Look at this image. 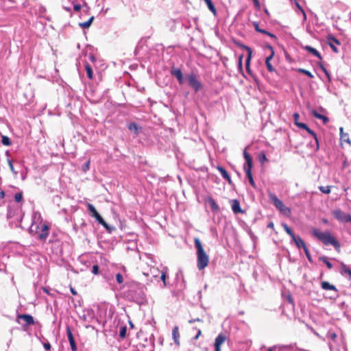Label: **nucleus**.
I'll return each instance as SVG.
<instances>
[{
	"label": "nucleus",
	"mask_w": 351,
	"mask_h": 351,
	"mask_svg": "<svg viewBox=\"0 0 351 351\" xmlns=\"http://www.w3.org/2000/svg\"><path fill=\"white\" fill-rule=\"evenodd\" d=\"M194 243L197 249V267L199 270H202L208 266L209 256L204 251L202 243L198 238H195Z\"/></svg>",
	"instance_id": "nucleus-1"
},
{
	"label": "nucleus",
	"mask_w": 351,
	"mask_h": 351,
	"mask_svg": "<svg viewBox=\"0 0 351 351\" xmlns=\"http://www.w3.org/2000/svg\"><path fill=\"white\" fill-rule=\"evenodd\" d=\"M313 234L315 237H316L319 241H321L324 245H332L337 251L339 252L340 250V244L336 240L335 237H333L330 232H322L317 229H314L313 230Z\"/></svg>",
	"instance_id": "nucleus-2"
},
{
	"label": "nucleus",
	"mask_w": 351,
	"mask_h": 351,
	"mask_svg": "<svg viewBox=\"0 0 351 351\" xmlns=\"http://www.w3.org/2000/svg\"><path fill=\"white\" fill-rule=\"evenodd\" d=\"M247 148H245L243 151V157L246 162V165L244 166V170L245 171L246 176L248 178L250 184L253 188H256V184L253 179V176L252 174V169L253 167L252 164V158L250 154L247 152Z\"/></svg>",
	"instance_id": "nucleus-3"
},
{
	"label": "nucleus",
	"mask_w": 351,
	"mask_h": 351,
	"mask_svg": "<svg viewBox=\"0 0 351 351\" xmlns=\"http://www.w3.org/2000/svg\"><path fill=\"white\" fill-rule=\"evenodd\" d=\"M269 197L271 202L282 214L286 216H289L291 215V209L287 207L275 194L269 193Z\"/></svg>",
	"instance_id": "nucleus-4"
},
{
	"label": "nucleus",
	"mask_w": 351,
	"mask_h": 351,
	"mask_svg": "<svg viewBox=\"0 0 351 351\" xmlns=\"http://www.w3.org/2000/svg\"><path fill=\"white\" fill-rule=\"evenodd\" d=\"M282 226L285 231L291 237L292 240L298 248H303V250H304L305 247H307L303 239H302L300 236L295 235L288 225L282 223Z\"/></svg>",
	"instance_id": "nucleus-5"
},
{
	"label": "nucleus",
	"mask_w": 351,
	"mask_h": 351,
	"mask_svg": "<svg viewBox=\"0 0 351 351\" xmlns=\"http://www.w3.org/2000/svg\"><path fill=\"white\" fill-rule=\"evenodd\" d=\"M189 84L191 86L194 90L197 93L201 90L203 87L202 84L197 80V77L195 73H190L187 76Z\"/></svg>",
	"instance_id": "nucleus-6"
},
{
	"label": "nucleus",
	"mask_w": 351,
	"mask_h": 351,
	"mask_svg": "<svg viewBox=\"0 0 351 351\" xmlns=\"http://www.w3.org/2000/svg\"><path fill=\"white\" fill-rule=\"evenodd\" d=\"M87 206L88 208V210L91 213V215L93 217L95 218V219L98 221L99 223L102 225L104 227H105L106 229H108V226L107 223L104 220V219L101 217V216L98 213L94 206L90 203L87 204Z\"/></svg>",
	"instance_id": "nucleus-7"
},
{
	"label": "nucleus",
	"mask_w": 351,
	"mask_h": 351,
	"mask_svg": "<svg viewBox=\"0 0 351 351\" xmlns=\"http://www.w3.org/2000/svg\"><path fill=\"white\" fill-rule=\"evenodd\" d=\"M326 39H327V43L328 44V45L330 47V48L332 49V50L335 52V53H338L339 52V50L337 48V47L335 45H341V43L340 41L337 39L332 34H328L326 37Z\"/></svg>",
	"instance_id": "nucleus-8"
},
{
	"label": "nucleus",
	"mask_w": 351,
	"mask_h": 351,
	"mask_svg": "<svg viewBox=\"0 0 351 351\" xmlns=\"http://www.w3.org/2000/svg\"><path fill=\"white\" fill-rule=\"evenodd\" d=\"M333 215L337 219H338L341 221L351 223V215H346L343 212H342L339 209L334 210Z\"/></svg>",
	"instance_id": "nucleus-9"
},
{
	"label": "nucleus",
	"mask_w": 351,
	"mask_h": 351,
	"mask_svg": "<svg viewBox=\"0 0 351 351\" xmlns=\"http://www.w3.org/2000/svg\"><path fill=\"white\" fill-rule=\"evenodd\" d=\"M227 337L224 333H220L215 339V351H221V345L226 341Z\"/></svg>",
	"instance_id": "nucleus-10"
},
{
	"label": "nucleus",
	"mask_w": 351,
	"mask_h": 351,
	"mask_svg": "<svg viewBox=\"0 0 351 351\" xmlns=\"http://www.w3.org/2000/svg\"><path fill=\"white\" fill-rule=\"evenodd\" d=\"M66 335H67L68 339H69V343L71 345V348L72 351H76L77 350V346H76V343L75 342L74 337L73 336L71 330L69 326L66 327Z\"/></svg>",
	"instance_id": "nucleus-11"
},
{
	"label": "nucleus",
	"mask_w": 351,
	"mask_h": 351,
	"mask_svg": "<svg viewBox=\"0 0 351 351\" xmlns=\"http://www.w3.org/2000/svg\"><path fill=\"white\" fill-rule=\"evenodd\" d=\"M17 319H23L27 326L34 325L35 324L34 317L29 314H20L18 315Z\"/></svg>",
	"instance_id": "nucleus-12"
},
{
	"label": "nucleus",
	"mask_w": 351,
	"mask_h": 351,
	"mask_svg": "<svg viewBox=\"0 0 351 351\" xmlns=\"http://www.w3.org/2000/svg\"><path fill=\"white\" fill-rule=\"evenodd\" d=\"M49 226L47 224H44L42 226L41 232L38 235V239L41 241H45L49 236Z\"/></svg>",
	"instance_id": "nucleus-13"
},
{
	"label": "nucleus",
	"mask_w": 351,
	"mask_h": 351,
	"mask_svg": "<svg viewBox=\"0 0 351 351\" xmlns=\"http://www.w3.org/2000/svg\"><path fill=\"white\" fill-rule=\"evenodd\" d=\"M230 204L232 207V210L234 213H243V210L241 209L240 206L239 201L237 199H232L230 201Z\"/></svg>",
	"instance_id": "nucleus-14"
},
{
	"label": "nucleus",
	"mask_w": 351,
	"mask_h": 351,
	"mask_svg": "<svg viewBox=\"0 0 351 351\" xmlns=\"http://www.w3.org/2000/svg\"><path fill=\"white\" fill-rule=\"evenodd\" d=\"M340 141L341 145H343L344 143H346L349 145H351V141L349 138V135L348 133L343 132V128H340Z\"/></svg>",
	"instance_id": "nucleus-15"
},
{
	"label": "nucleus",
	"mask_w": 351,
	"mask_h": 351,
	"mask_svg": "<svg viewBox=\"0 0 351 351\" xmlns=\"http://www.w3.org/2000/svg\"><path fill=\"white\" fill-rule=\"evenodd\" d=\"M171 73L177 78L180 84H183V75L182 71L180 69H172L171 71Z\"/></svg>",
	"instance_id": "nucleus-16"
},
{
	"label": "nucleus",
	"mask_w": 351,
	"mask_h": 351,
	"mask_svg": "<svg viewBox=\"0 0 351 351\" xmlns=\"http://www.w3.org/2000/svg\"><path fill=\"white\" fill-rule=\"evenodd\" d=\"M216 169L220 172L223 178L226 180L230 184H231L232 183L230 176H229L228 173L223 167H222L221 166H217L216 167Z\"/></svg>",
	"instance_id": "nucleus-17"
},
{
	"label": "nucleus",
	"mask_w": 351,
	"mask_h": 351,
	"mask_svg": "<svg viewBox=\"0 0 351 351\" xmlns=\"http://www.w3.org/2000/svg\"><path fill=\"white\" fill-rule=\"evenodd\" d=\"M172 337L174 341L175 344L177 346L180 345V333H179V328L178 326H174L172 330Z\"/></svg>",
	"instance_id": "nucleus-18"
},
{
	"label": "nucleus",
	"mask_w": 351,
	"mask_h": 351,
	"mask_svg": "<svg viewBox=\"0 0 351 351\" xmlns=\"http://www.w3.org/2000/svg\"><path fill=\"white\" fill-rule=\"evenodd\" d=\"M304 49L306 51H307L308 52L313 54V56L317 57L319 60L322 59V57L321 54L319 53V52L315 48H313L311 46L306 45V46L304 47Z\"/></svg>",
	"instance_id": "nucleus-19"
},
{
	"label": "nucleus",
	"mask_w": 351,
	"mask_h": 351,
	"mask_svg": "<svg viewBox=\"0 0 351 351\" xmlns=\"http://www.w3.org/2000/svg\"><path fill=\"white\" fill-rule=\"evenodd\" d=\"M243 47L247 50V51L248 53V55H247V57L246 59V62H245V64H246V70L247 71V72H250V60L252 58V51L251 48L249 47L243 46Z\"/></svg>",
	"instance_id": "nucleus-20"
},
{
	"label": "nucleus",
	"mask_w": 351,
	"mask_h": 351,
	"mask_svg": "<svg viewBox=\"0 0 351 351\" xmlns=\"http://www.w3.org/2000/svg\"><path fill=\"white\" fill-rule=\"evenodd\" d=\"M207 202L210 205L211 209L214 212H218L219 210V208L217 203L215 202V199L211 197H208L206 199Z\"/></svg>",
	"instance_id": "nucleus-21"
},
{
	"label": "nucleus",
	"mask_w": 351,
	"mask_h": 351,
	"mask_svg": "<svg viewBox=\"0 0 351 351\" xmlns=\"http://www.w3.org/2000/svg\"><path fill=\"white\" fill-rule=\"evenodd\" d=\"M321 287L324 290H333V291H337L336 287L334 285H330L328 282H326V281L322 282L321 283Z\"/></svg>",
	"instance_id": "nucleus-22"
},
{
	"label": "nucleus",
	"mask_w": 351,
	"mask_h": 351,
	"mask_svg": "<svg viewBox=\"0 0 351 351\" xmlns=\"http://www.w3.org/2000/svg\"><path fill=\"white\" fill-rule=\"evenodd\" d=\"M205 3H206L209 10L214 14L216 15L217 14V10L212 1V0H204Z\"/></svg>",
	"instance_id": "nucleus-23"
},
{
	"label": "nucleus",
	"mask_w": 351,
	"mask_h": 351,
	"mask_svg": "<svg viewBox=\"0 0 351 351\" xmlns=\"http://www.w3.org/2000/svg\"><path fill=\"white\" fill-rule=\"evenodd\" d=\"M94 20V16H91L87 21L80 23L79 25L83 29H88L91 25L93 21Z\"/></svg>",
	"instance_id": "nucleus-24"
},
{
	"label": "nucleus",
	"mask_w": 351,
	"mask_h": 351,
	"mask_svg": "<svg viewBox=\"0 0 351 351\" xmlns=\"http://www.w3.org/2000/svg\"><path fill=\"white\" fill-rule=\"evenodd\" d=\"M85 70L86 71L88 77L90 80L93 79V69H92L91 66L87 62H86V64H85Z\"/></svg>",
	"instance_id": "nucleus-25"
},
{
	"label": "nucleus",
	"mask_w": 351,
	"mask_h": 351,
	"mask_svg": "<svg viewBox=\"0 0 351 351\" xmlns=\"http://www.w3.org/2000/svg\"><path fill=\"white\" fill-rule=\"evenodd\" d=\"M128 129L130 131H134L135 133H138V126L136 123H134V122L130 123L128 125Z\"/></svg>",
	"instance_id": "nucleus-26"
},
{
	"label": "nucleus",
	"mask_w": 351,
	"mask_h": 351,
	"mask_svg": "<svg viewBox=\"0 0 351 351\" xmlns=\"http://www.w3.org/2000/svg\"><path fill=\"white\" fill-rule=\"evenodd\" d=\"M319 261L324 263L329 269L332 268V265L328 261V258L326 256H321L319 258Z\"/></svg>",
	"instance_id": "nucleus-27"
},
{
	"label": "nucleus",
	"mask_w": 351,
	"mask_h": 351,
	"mask_svg": "<svg viewBox=\"0 0 351 351\" xmlns=\"http://www.w3.org/2000/svg\"><path fill=\"white\" fill-rule=\"evenodd\" d=\"M297 71L300 73L307 75L310 78L314 77V75L310 71H308L304 69L300 68Z\"/></svg>",
	"instance_id": "nucleus-28"
},
{
	"label": "nucleus",
	"mask_w": 351,
	"mask_h": 351,
	"mask_svg": "<svg viewBox=\"0 0 351 351\" xmlns=\"http://www.w3.org/2000/svg\"><path fill=\"white\" fill-rule=\"evenodd\" d=\"M319 189L323 193H325V194H328L330 193V186H319Z\"/></svg>",
	"instance_id": "nucleus-29"
},
{
	"label": "nucleus",
	"mask_w": 351,
	"mask_h": 351,
	"mask_svg": "<svg viewBox=\"0 0 351 351\" xmlns=\"http://www.w3.org/2000/svg\"><path fill=\"white\" fill-rule=\"evenodd\" d=\"M306 132L311 134L313 138L316 141V143H317V146L318 147V139H317V134L315 133L314 131H313L311 128H309L308 127L307 128V130H306Z\"/></svg>",
	"instance_id": "nucleus-30"
},
{
	"label": "nucleus",
	"mask_w": 351,
	"mask_h": 351,
	"mask_svg": "<svg viewBox=\"0 0 351 351\" xmlns=\"http://www.w3.org/2000/svg\"><path fill=\"white\" fill-rule=\"evenodd\" d=\"M127 327L125 326H122L119 331V336L121 339H124L126 336Z\"/></svg>",
	"instance_id": "nucleus-31"
},
{
	"label": "nucleus",
	"mask_w": 351,
	"mask_h": 351,
	"mask_svg": "<svg viewBox=\"0 0 351 351\" xmlns=\"http://www.w3.org/2000/svg\"><path fill=\"white\" fill-rule=\"evenodd\" d=\"M1 142H2L3 145H6V146H9L11 145L10 139L6 136H2Z\"/></svg>",
	"instance_id": "nucleus-32"
},
{
	"label": "nucleus",
	"mask_w": 351,
	"mask_h": 351,
	"mask_svg": "<svg viewBox=\"0 0 351 351\" xmlns=\"http://www.w3.org/2000/svg\"><path fill=\"white\" fill-rule=\"evenodd\" d=\"M90 160H88L86 163H84L82 165V171L84 172H86L87 171L89 170V169H90Z\"/></svg>",
	"instance_id": "nucleus-33"
},
{
	"label": "nucleus",
	"mask_w": 351,
	"mask_h": 351,
	"mask_svg": "<svg viewBox=\"0 0 351 351\" xmlns=\"http://www.w3.org/2000/svg\"><path fill=\"white\" fill-rule=\"evenodd\" d=\"M23 199V193H17L14 195V200L16 202H20Z\"/></svg>",
	"instance_id": "nucleus-34"
},
{
	"label": "nucleus",
	"mask_w": 351,
	"mask_h": 351,
	"mask_svg": "<svg viewBox=\"0 0 351 351\" xmlns=\"http://www.w3.org/2000/svg\"><path fill=\"white\" fill-rule=\"evenodd\" d=\"M160 278L162 280L164 286H166V278H167L166 271H161Z\"/></svg>",
	"instance_id": "nucleus-35"
},
{
	"label": "nucleus",
	"mask_w": 351,
	"mask_h": 351,
	"mask_svg": "<svg viewBox=\"0 0 351 351\" xmlns=\"http://www.w3.org/2000/svg\"><path fill=\"white\" fill-rule=\"evenodd\" d=\"M116 280L118 283L121 284L123 282V278L121 274L118 273L116 274Z\"/></svg>",
	"instance_id": "nucleus-36"
},
{
	"label": "nucleus",
	"mask_w": 351,
	"mask_h": 351,
	"mask_svg": "<svg viewBox=\"0 0 351 351\" xmlns=\"http://www.w3.org/2000/svg\"><path fill=\"white\" fill-rule=\"evenodd\" d=\"M304 251V253H305V254L306 256V258H308V261L309 262H312V258H311V256L310 254V252H309V250H308V247H305Z\"/></svg>",
	"instance_id": "nucleus-37"
},
{
	"label": "nucleus",
	"mask_w": 351,
	"mask_h": 351,
	"mask_svg": "<svg viewBox=\"0 0 351 351\" xmlns=\"http://www.w3.org/2000/svg\"><path fill=\"white\" fill-rule=\"evenodd\" d=\"M293 119H294V123H295V125H298V124L300 123L298 121L299 118H300L299 114L298 112H295V113L293 114Z\"/></svg>",
	"instance_id": "nucleus-38"
},
{
	"label": "nucleus",
	"mask_w": 351,
	"mask_h": 351,
	"mask_svg": "<svg viewBox=\"0 0 351 351\" xmlns=\"http://www.w3.org/2000/svg\"><path fill=\"white\" fill-rule=\"evenodd\" d=\"M92 272L95 275L98 274V273H99V266L97 265H94L93 266Z\"/></svg>",
	"instance_id": "nucleus-39"
},
{
	"label": "nucleus",
	"mask_w": 351,
	"mask_h": 351,
	"mask_svg": "<svg viewBox=\"0 0 351 351\" xmlns=\"http://www.w3.org/2000/svg\"><path fill=\"white\" fill-rule=\"evenodd\" d=\"M312 114L316 117L317 119H321V118H323V115L318 113L315 110H313L312 111Z\"/></svg>",
	"instance_id": "nucleus-40"
},
{
	"label": "nucleus",
	"mask_w": 351,
	"mask_h": 351,
	"mask_svg": "<svg viewBox=\"0 0 351 351\" xmlns=\"http://www.w3.org/2000/svg\"><path fill=\"white\" fill-rule=\"evenodd\" d=\"M259 160L261 162H263L265 161H267V157L264 153H261L259 155Z\"/></svg>",
	"instance_id": "nucleus-41"
},
{
	"label": "nucleus",
	"mask_w": 351,
	"mask_h": 351,
	"mask_svg": "<svg viewBox=\"0 0 351 351\" xmlns=\"http://www.w3.org/2000/svg\"><path fill=\"white\" fill-rule=\"evenodd\" d=\"M265 64L267 69L269 72H273L274 71V68L271 65V62H266Z\"/></svg>",
	"instance_id": "nucleus-42"
},
{
	"label": "nucleus",
	"mask_w": 351,
	"mask_h": 351,
	"mask_svg": "<svg viewBox=\"0 0 351 351\" xmlns=\"http://www.w3.org/2000/svg\"><path fill=\"white\" fill-rule=\"evenodd\" d=\"M252 24H253V26H254V27L255 30H256V32H259V33H260V32L261 31V29H261V28L259 27V26H258V23L257 22H256V21H255V22H253V23H252Z\"/></svg>",
	"instance_id": "nucleus-43"
},
{
	"label": "nucleus",
	"mask_w": 351,
	"mask_h": 351,
	"mask_svg": "<svg viewBox=\"0 0 351 351\" xmlns=\"http://www.w3.org/2000/svg\"><path fill=\"white\" fill-rule=\"evenodd\" d=\"M298 128H302V129H304V130H307V128L308 127L306 124L304 123H301L300 122L298 125H297Z\"/></svg>",
	"instance_id": "nucleus-44"
},
{
	"label": "nucleus",
	"mask_w": 351,
	"mask_h": 351,
	"mask_svg": "<svg viewBox=\"0 0 351 351\" xmlns=\"http://www.w3.org/2000/svg\"><path fill=\"white\" fill-rule=\"evenodd\" d=\"M274 56V51H271V53L270 56H269L266 58V60H265V63H266V62H270V61H271V60L273 58Z\"/></svg>",
	"instance_id": "nucleus-45"
},
{
	"label": "nucleus",
	"mask_w": 351,
	"mask_h": 351,
	"mask_svg": "<svg viewBox=\"0 0 351 351\" xmlns=\"http://www.w3.org/2000/svg\"><path fill=\"white\" fill-rule=\"evenodd\" d=\"M43 347L45 350H49L51 349V345L49 343L47 342L43 344Z\"/></svg>",
	"instance_id": "nucleus-46"
},
{
	"label": "nucleus",
	"mask_w": 351,
	"mask_h": 351,
	"mask_svg": "<svg viewBox=\"0 0 351 351\" xmlns=\"http://www.w3.org/2000/svg\"><path fill=\"white\" fill-rule=\"evenodd\" d=\"M80 9H81L80 5H79V4L74 5V6H73L74 11L79 12L80 10Z\"/></svg>",
	"instance_id": "nucleus-47"
},
{
	"label": "nucleus",
	"mask_w": 351,
	"mask_h": 351,
	"mask_svg": "<svg viewBox=\"0 0 351 351\" xmlns=\"http://www.w3.org/2000/svg\"><path fill=\"white\" fill-rule=\"evenodd\" d=\"M8 165H9V167H10V169L11 170V171H12L13 173H16L14 171L13 164L10 160L8 161Z\"/></svg>",
	"instance_id": "nucleus-48"
},
{
	"label": "nucleus",
	"mask_w": 351,
	"mask_h": 351,
	"mask_svg": "<svg viewBox=\"0 0 351 351\" xmlns=\"http://www.w3.org/2000/svg\"><path fill=\"white\" fill-rule=\"evenodd\" d=\"M320 119H322L323 121V123L324 124L327 123L329 121V119L324 115H323V118H321Z\"/></svg>",
	"instance_id": "nucleus-49"
},
{
	"label": "nucleus",
	"mask_w": 351,
	"mask_h": 351,
	"mask_svg": "<svg viewBox=\"0 0 351 351\" xmlns=\"http://www.w3.org/2000/svg\"><path fill=\"white\" fill-rule=\"evenodd\" d=\"M202 322V320L201 319H199V318H197V319H190V320L189 321V322L190 324H192V323H193V322Z\"/></svg>",
	"instance_id": "nucleus-50"
},
{
	"label": "nucleus",
	"mask_w": 351,
	"mask_h": 351,
	"mask_svg": "<svg viewBox=\"0 0 351 351\" xmlns=\"http://www.w3.org/2000/svg\"><path fill=\"white\" fill-rule=\"evenodd\" d=\"M202 334V330L200 329H197V335L194 337V339H197L199 338V337Z\"/></svg>",
	"instance_id": "nucleus-51"
},
{
	"label": "nucleus",
	"mask_w": 351,
	"mask_h": 351,
	"mask_svg": "<svg viewBox=\"0 0 351 351\" xmlns=\"http://www.w3.org/2000/svg\"><path fill=\"white\" fill-rule=\"evenodd\" d=\"M253 1V3L255 5L256 8H260V3L258 1V0H252Z\"/></svg>",
	"instance_id": "nucleus-52"
},
{
	"label": "nucleus",
	"mask_w": 351,
	"mask_h": 351,
	"mask_svg": "<svg viewBox=\"0 0 351 351\" xmlns=\"http://www.w3.org/2000/svg\"><path fill=\"white\" fill-rule=\"evenodd\" d=\"M70 290L73 295H76L77 294V291L73 288L72 286H70Z\"/></svg>",
	"instance_id": "nucleus-53"
},
{
	"label": "nucleus",
	"mask_w": 351,
	"mask_h": 351,
	"mask_svg": "<svg viewBox=\"0 0 351 351\" xmlns=\"http://www.w3.org/2000/svg\"><path fill=\"white\" fill-rule=\"evenodd\" d=\"M287 300L289 301V303L291 304H293V300L291 297V295H288L287 298Z\"/></svg>",
	"instance_id": "nucleus-54"
},
{
	"label": "nucleus",
	"mask_w": 351,
	"mask_h": 351,
	"mask_svg": "<svg viewBox=\"0 0 351 351\" xmlns=\"http://www.w3.org/2000/svg\"><path fill=\"white\" fill-rule=\"evenodd\" d=\"M267 36H269L271 38L277 39V37L276 36V35L271 32H269Z\"/></svg>",
	"instance_id": "nucleus-55"
},
{
	"label": "nucleus",
	"mask_w": 351,
	"mask_h": 351,
	"mask_svg": "<svg viewBox=\"0 0 351 351\" xmlns=\"http://www.w3.org/2000/svg\"><path fill=\"white\" fill-rule=\"evenodd\" d=\"M260 33L261 34H265V35H268V34L269 33V32L265 30V29H262L261 31L260 32Z\"/></svg>",
	"instance_id": "nucleus-56"
},
{
	"label": "nucleus",
	"mask_w": 351,
	"mask_h": 351,
	"mask_svg": "<svg viewBox=\"0 0 351 351\" xmlns=\"http://www.w3.org/2000/svg\"><path fill=\"white\" fill-rule=\"evenodd\" d=\"M155 270L156 271L157 274H156L153 273V277L154 278H158V276H159V274H160V271L158 270V269H155Z\"/></svg>",
	"instance_id": "nucleus-57"
},
{
	"label": "nucleus",
	"mask_w": 351,
	"mask_h": 351,
	"mask_svg": "<svg viewBox=\"0 0 351 351\" xmlns=\"http://www.w3.org/2000/svg\"><path fill=\"white\" fill-rule=\"evenodd\" d=\"M243 55L240 56L239 57V66H242V59H243Z\"/></svg>",
	"instance_id": "nucleus-58"
},
{
	"label": "nucleus",
	"mask_w": 351,
	"mask_h": 351,
	"mask_svg": "<svg viewBox=\"0 0 351 351\" xmlns=\"http://www.w3.org/2000/svg\"><path fill=\"white\" fill-rule=\"evenodd\" d=\"M274 223H273V222H270V223H268V225H267V228H274Z\"/></svg>",
	"instance_id": "nucleus-59"
},
{
	"label": "nucleus",
	"mask_w": 351,
	"mask_h": 351,
	"mask_svg": "<svg viewBox=\"0 0 351 351\" xmlns=\"http://www.w3.org/2000/svg\"><path fill=\"white\" fill-rule=\"evenodd\" d=\"M297 6H298V8H299L302 12L304 16H306V14H305L304 10L300 6V5L298 3H297Z\"/></svg>",
	"instance_id": "nucleus-60"
},
{
	"label": "nucleus",
	"mask_w": 351,
	"mask_h": 351,
	"mask_svg": "<svg viewBox=\"0 0 351 351\" xmlns=\"http://www.w3.org/2000/svg\"><path fill=\"white\" fill-rule=\"evenodd\" d=\"M267 351H276V347H271V348H269Z\"/></svg>",
	"instance_id": "nucleus-61"
},
{
	"label": "nucleus",
	"mask_w": 351,
	"mask_h": 351,
	"mask_svg": "<svg viewBox=\"0 0 351 351\" xmlns=\"http://www.w3.org/2000/svg\"><path fill=\"white\" fill-rule=\"evenodd\" d=\"M267 47L271 50V52L274 51V48L271 45H268Z\"/></svg>",
	"instance_id": "nucleus-62"
},
{
	"label": "nucleus",
	"mask_w": 351,
	"mask_h": 351,
	"mask_svg": "<svg viewBox=\"0 0 351 351\" xmlns=\"http://www.w3.org/2000/svg\"><path fill=\"white\" fill-rule=\"evenodd\" d=\"M318 64H319V66H320V68L322 69V70H323V68H325V67L324 66V65H323L321 62H319Z\"/></svg>",
	"instance_id": "nucleus-63"
},
{
	"label": "nucleus",
	"mask_w": 351,
	"mask_h": 351,
	"mask_svg": "<svg viewBox=\"0 0 351 351\" xmlns=\"http://www.w3.org/2000/svg\"><path fill=\"white\" fill-rule=\"evenodd\" d=\"M318 64H319V66H320V68L322 69V70H323V68H325V67L324 66V65H323L321 62H319Z\"/></svg>",
	"instance_id": "nucleus-64"
}]
</instances>
